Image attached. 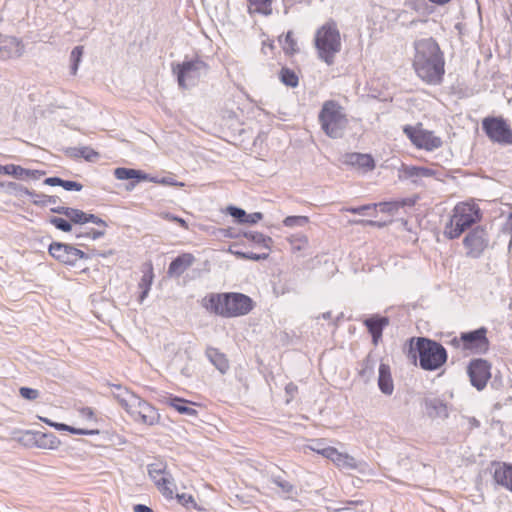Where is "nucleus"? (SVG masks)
I'll return each mask as SVG.
<instances>
[{"instance_id": "1", "label": "nucleus", "mask_w": 512, "mask_h": 512, "mask_svg": "<svg viewBox=\"0 0 512 512\" xmlns=\"http://www.w3.org/2000/svg\"><path fill=\"white\" fill-rule=\"evenodd\" d=\"M412 67L416 75L428 85H439L445 75V58L437 41L432 38L414 42Z\"/></svg>"}, {"instance_id": "2", "label": "nucleus", "mask_w": 512, "mask_h": 512, "mask_svg": "<svg viewBox=\"0 0 512 512\" xmlns=\"http://www.w3.org/2000/svg\"><path fill=\"white\" fill-rule=\"evenodd\" d=\"M202 307L209 313L223 318L247 315L254 308L253 300L242 293H210L201 300Z\"/></svg>"}, {"instance_id": "3", "label": "nucleus", "mask_w": 512, "mask_h": 512, "mask_svg": "<svg viewBox=\"0 0 512 512\" xmlns=\"http://www.w3.org/2000/svg\"><path fill=\"white\" fill-rule=\"evenodd\" d=\"M111 388L113 397L135 422L146 426L160 423L161 415L151 403L121 385L112 384Z\"/></svg>"}, {"instance_id": "4", "label": "nucleus", "mask_w": 512, "mask_h": 512, "mask_svg": "<svg viewBox=\"0 0 512 512\" xmlns=\"http://www.w3.org/2000/svg\"><path fill=\"white\" fill-rule=\"evenodd\" d=\"M483 217L480 206L473 200L460 201L452 208L443 227V236L448 240H455L481 222Z\"/></svg>"}, {"instance_id": "5", "label": "nucleus", "mask_w": 512, "mask_h": 512, "mask_svg": "<svg viewBox=\"0 0 512 512\" xmlns=\"http://www.w3.org/2000/svg\"><path fill=\"white\" fill-rule=\"evenodd\" d=\"M314 45L318 57L326 64L332 65L342 48L341 34L335 21L329 20L316 30Z\"/></svg>"}, {"instance_id": "6", "label": "nucleus", "mask_w": 512, "mask_h": 512, "mask_svg": "<svg viewBox=\"0 0 512 512\" xmlns=\"http://www.w3.org/2000/svg\"><path fill=\"white\" fill-rule=\"evenodd\" d=\"M318 121L322 131L330 138L342 137L349 122L344 107L335 100L322 104Z\"/></svg>"}, {"instance_id": "7", "label": "nucleus", "mask_w": 512, "mask_h": 512, "mask_svg": "<svg viewBox=\"0 0 512 512\" xmlns=\"http://www.w3.org/2000/svg\"><path fill=\"white\" fill-rule=\"evenodd\" d=\"M414 342L422 369L433 371L446 362L447 352L440 343L424 337L412 338L410 340L411 349Z\"/></svg>"}, {"instance_id": "8", "label": "nucleus", "mask_w": 512, "mask_h": 512, "mask_svg": "<svg viewBox=\"0 0 512 512\" xmlns=\"http://www.w3.org/2000/svg\"><path fill=\"white\" fill-rule=\"evenodd\" d=\"M488 330L481 327L474 331L463 332L451 340V345L456 349L468 351L473 354H483L489 349Z\"/></svg>"}, {"instance_id": "9", "label": "nucleus", "mask_w": 512, "mask_h": 512, "mask_svg": "<svg viewBox=\"0 0 512 512\" xmlns=\"http://www.w3.org/2000/svg\"><path fill=\"white\" fill-rule=\"evenodd\" d=\"M403 132L417 149L431 152L443 146L442 138L434 131L425 129L422 123L406 125Z\"/></svg>"}, {"instance_id": "10", "label": "nucleus", "mask_w": 512, "mask_h": 512, "mask_svg": "<svg viewBox=\"0 0 512 512\" xmlns=\"http://www.w3.org/2000/svg\"><path fill=\"white\" fill-rule=\"evenodd\" d=\"M482 129L492 142L512 145V129L503 117L484 118Z\"/></svg>"}, {"instance_id": "11", "label": "nucleus", "mask_w": 512, "mask_h": 512, "mask_svg": "<svg viewBox=\"0 0 512 512\" xmlns=\"http://www.w3.org/2000/svg\"><path fill=\"white\" fill-rule=\"evenodd\" d=\"M317 446H310V449L324 458L330 460L339 470H357L358 461L352 455L341 452L337 448L328 446L320 447L321 441H316Z\"/></svg>"}, {"instance_id": "12", "label": "nucleus", "mask_w": 512, "mask_h": 512, "mask_svg": "<svg viewBox=\"0 0 512 512\" xmlns=\"http://www.w3.org/2000/svg\"><path fill=\"white\" fill-rule=\"evenodd\" d=\"M48 253L56 261L67 266H74L79 260L87 258L82 250L61 242H52L48 247Z\"/></svg>"}, {"instance_id": "13", "label": "nucleus", "mask_w": 512, "mask_h": 512, "mask_svg": "<svg viewBox=\"0 0 512 512\" xmlns=\"http://www.w3.org/2000/svg\"><path fill=\"white\" fill-rule=\"evenodd\" d=\"M205 69L206 64L196 59L177 64L173 67V72L177 75L179 86L186 89L188 84H192L200 78L201 71Z\"/></svg>"}, {"instance_id": "14", "label": "nucleus", "mask_w": 512, "mask_h": 512, "mask_svg": "<svg viewBox=\"0 0 512 512\" xmlns=\"http://www.w3.org/2000/svg\"><path fill=\"white\" fill-rule=\"evenodd\" d=\"M342 163L346 167L361 174L372 172L376 168V161L369 153L348 152L342 157Z\"/></svg>"}, {"instance_id": "15", "label": "nucleus", "mask_w": 512, "mask_h": 512, "mask_svg": "<svg viewBox=\"0 0 512 512\" xmlns=\"http://www.w3.org/2000/svg\"><path fill=\"white\" fill-rule=\"evenodd\" d=\"M463 245L470 257H478L488 246V235L483 227L470 230L463 239Z\"/></svg>"}, {"instance_id": "16", "label": "nucleus", "mask_w": 512, "mask_h": 512, "mask_svg": "<svg viewBox=\"0 0 512 512\" xmlns=\"http://www.w3.org/2000/svg\"><path fill=\"white\" fill-rule=\"evenodd\" d=\"M467 372L471 384L477 390H482L491 378V364L484 359H474L469 363Z\"/></svg>"}, {"instance_id": "17", "label": "nucleus", "mask_w": 512, "mask_h": 512, "mask_svg": "<svg viewBox=\"0 0 512 512\" xmlns=\"http://www.w3.org/2000/svg\"><path fill=\"white\" fill-rule=\"evenodd\" d=\"M57 213L65 215L71 222L75 224H84L87 222H92L102 227H106V223L93 214H87L79 209H74L70 207H60L54 210Z\"/></svg>"}, {"instance_id": "18", "label": "nucleus", "mask_w": 512, "mask_h": 512, "mask_svg": "<svg viewBox=\"0 0 512 512\" xmlns=\"http://www.w3.org/2000/svg\"><path fill=\"white\" fill-rule=\"evenodd\" d=\"M161 402L174 409L176 412L182 415L187 416H197L198 412L194 408H192L193 405H196L195 402H192L190 400L175 396V395H168L164 397Z\"/></svg>"}, {"instance_id": "19", "label": "nucleus", "mask_w": 512, "mask_h": 512, "mask_svg": "<svg viewBox=\"0 0 512 512\" xmlns=\"http://www.w3.org/2000/svg\"><path fill=\"white\" fill-rule=\"evenodd\" d=\"M5 175L13 176L17 179H33L38 180L45 175V171L42 170H30L23 168L20 165L8 164L2 169Z\"/></svg>"}, {"instance_id": "20", "label": "nucleus", "mask_w": 512, "mask_h": 512, "mask_svg": "<svg viewBox=\"0 0 512 512\" xmlns=\"http://www.w3.org/2000/svg\"><path fill=\"white\" fill-rule=\"evenodd\" d=\"M154 280V269L151 261H148L142 265V277L138 283V287L141 290L139 295V302L142 303L148 296Z\"/></svg>"}, {"instance_id": "21", "label": "nucleus", "mask_w": 512, "mask_h": 512, "mask_svg": "<svg viewBox=\"0 0 512 512\" xmlns=\"http://www.w3.org/2000/svg\"><path fill=\"white\" fill-rule=\"evenodd\" d=\"M493 479L498 485L512 492V465L506 463L495 464Z\"/></svg>"}, {"instance_id": "22", "label": "nucleus", "mask_w": 512, "mask_h": 512, "mask_svg": "<svg viewBox=\"0 0 512 512\" xmlns=\"http://www.w3.org/2000/svg\"><path fill=\"white\" fill-rule=\"evenodd\" d=\"M195 262V257L192 253H182L176 257L168 267V274L170 276H180Z\"/></svg>"}, {"instance_id": "23", "label": "nucleus", "mask_w": 512, "mask_h": 512, "mask_svg": "<svg viewBox=\"0 0 512 512\" xmlns=\"http://www.w3.org/2000/svg\"><path fill=\"white\" fill-rule=\"evenodd\" d=\"M378 386L382 393L391 395L394 391V383L391 368L386 363H381L378 370Z\"/></svg>"}, {"instance_id": "24", "label": "nucleus", "mask_w": 512, "mask_h": 512, "mask_svg": "<svg viewBox=\"0 0 512 512\" xmlns=\"http://www.w3.org/2000/svg\"><path fill=\"white\" fill-rule=\"evenodd\" d=\"M365 326L372 335L374 344H377L382 337L384 327L389 324L387 317L374 316L364 321Z\"/></svg>"}, {"instance_id": "25", "label": "nucleus", "mask_w": 512, "mask_h": 512, "mask_svg": "<svg viewBox=\"0 0 512 512\" xmlns=\"http://www.w3.org/2000/svg\"><path fill=\"white\" fill-rule=\"evenodd\" d=\"M40 420L50 427L55 428L58 431H67L71 434L75 435H98L100 433L99 429H86V428H77L74 426H70L64 423L53 422L48 418L40 417Z\"/></svg>"}, {"instance_id": "26", "label": "nucleus", "mask_w": 512, "mask_h": 512, "mask_svg": "<svg viewBox=\"0 0 512 512\" xmlns=\"http://www.w3.org/2000/svg\"><path fill=\"white\" fill-rule=\"evenodd\" d=\"M206 356L222 374H225L229 370V360L219 349L213 347L207 348Z\"/></svg>"}, {"instance_id": "27", "label": "nucleus", "mask_w": 512, "mask_h": 512, "mask_svg": "<svg viewBox=\"0 0 512 512\" xmlns=\"http://www.w3.org/2000/svg\"><path fill=\"white\" fill-rule=\"evenodd\" d=\"M247 11L250 15L262 14L268 16L272 13V3L274 0H246Z\"/></svg>"}, {"instance_id": "28", "label": "nucleus", "mask_w": 512, "mask_h": 512, "mask_svg": "<svg viewBox=\"0 0 512 512\" xmlns=\"http://www.w3.org/2000/svg\"><path fill=\"white\" fill-rule=\"evenodd\" d=\"M35 443L39 448L55 450L59 447L60 440L52 433L38 432L35 434Z\"/></svg>"}, {"instance_id": "29", "label": "nucleus", "mask_w": 512, "mask_h": 512, "mask_svg": "<svg viewBox=\"0 0 512 512\" xmlns=\"http://www.w3.org/2000/svg\"><path fill=\"white\" fill-rule=\"evenodd\" d=\"M114 175L118 180L137 179L139 181H147L149 175L141 170L119 167L114 171Z\"/></svg>"}, {"instance_id": "30", "label": "nucleus", "mask_w": 512, "mask_h": 512, "mask_svg": "<svg viewBox=\"0 0 512 512\" xmlns=\"http://www.w3.org/2000/svg\"><path fill=\"white\" fill-rule=\"evenodd\" d=\"M406 200L387 201L373 204V210L379 208L380 212L388 215L395 214L400 208L406 205Z\"/></svg>"}, {"instance_id": "31", "label": "nucleus", "mask_w": 512, "mask_h": 512, "mask_svg": "<svg viewBox=\"0 0 512 512\" xmlns=\"http://www.w3.org/2000/svg\"><path fill=\"white\" fill-rule=\"evenodd\" d=\"M156 487L165 498L172 499L174 497L176 485L171 475L167 474L165 477H163L162 480L159 481V484L156 485Z\"/></svg>"}, {"instance_id": "32", "label": "nucleus", "mask_w": 512, "mask_h": 512, "mask_svg": "<svg viewBox=\"0 0 512 512\" xmlns=\"http://www.w3.org/2000/svg\"><path fill=\"white\" fill-rule=\"evenodd\" d=\"M279 42L286 54L293 55L298 52L297 41L292 31H288L283 40L280 37Z\"/></svg>"}, {"instance_id": "33", "label": "nucleus", "mask_w": 512, "mask_h": 512, "mask_svg": "<svg viewBox=\"0 0 512 512\" xmlns=\"http://www.w3.org/2000/svg\"><path fill=\"white\" fill-rule=\"evenodd\" d=\"M280 80L289 87H296L299 83V78L295 71L286 67L282 68L280 71Z\"/></svg>"}, {"instance_id": "34", "label": "nucleus", "mask_w": 512, "mask_h": 512, "mask_svg": "<svg viewBox=\"0 0 512 512\" xmlns=\"http://www.w3.org/2000/svg\"><path fill=\"white\" fill-rule=\"evenodd\" d=\"M166 467L162 464H150L148 467V474L153 480L155 485L159 484V481L167 475L165 471Z\"/></svg>"}, {"instance_id": "35", "label": "nucleus", "mask_w": 512, "mask_h": 512, "mask_svg": "<svg viewBox=\"0 0 512 512\" xmlns=\"http://www.w3.org/2000/svg\"><path fill=\"white\" fill-rule=\"evenodd\" d=\"M245 237L249 240V241H252L258 245H260L262 248H264L265 251H268L270 250V244L272 242L271 238L270 237H266L264 236L263 234L261 233H250V234H245Z\"/></svg>"}, {"instance_id": "36", "label": "nucleus", "mask_w": 512, "mask_h": 512, "mask_svg": "<svg viewBox=\"0 0 512 512\" xmlns=\"http://www.w3.org/2000/svg\"><path fill=\"white\" fill-rule=\"evenodd\" d=\"M78 413H79V416L88 421V422H91V423H97L98 422V417L94 411L93 408L91 407H81L79 408L78 410Z\"/></svg>"}, {"instance_id": "37", "label": "nucleus", "mask_w": 512, "mask_h": 512, "mask_svg": "<svg viewBox=\"0 0 512 512\" xmlns=\"http://www.w3.org/2000/svg\"><path fill=\"white\" fill-rule=\"evenodd\" d=\"M147 181H150V182H153V183H156V184H160V185H167V186H178V187H183L184 186V183L178 182L177 180H175L172 177L158 178V177H151V176H149V179Z\"/></svg>"}, {"instance_id": "38", "label": "nucleus", "mask_w": 512, "mask_h": 512, "mask_svg": "<svg viewBox=\"0 0 512 512\" xmlns=\"http://www.w3.org/2000/svg\"><path fill=\"white\" fill-rule=\"evenodd\" d=\"M234 254L238 257V258H242V259H249V260H261V259H266L268 258L269 256V252L268 251H264L262 253H253V252H241V251H235Z\"/></svg>"}, {"instance_id": "39", "label": "nucleus", "mask_w": 512, "mask_h": 512, "mask_svg": "<svg viewBox=\"0 0 512 512\" xmlns=\"http://www.w3.org/2000/svg\"><path fill=\"white\" fill-rule=\"evenodd\" d=\"M177 501L184 507H192L198 509L197 503L191 494L181 493L175 495Z\"/></svg>"}, {"instance_id": "40", "label": "nucleus", "mask_w": 512, "mask_h": 512, "mask_svg": "<svg viewBox=\"0 0 512 512\" xmlns=\"http://www.w3.org/2000/svg\"><path fill=\"white\" fill-rule=\"evenodd\" d=\"M83 55V46H76L71 52V59L73 61L72 74L75 75L78 70L79 63Z\"/></svg>"}, {"instance_id": "41", "label": "nucleus", "mask_w": 512, "mask_h": 512, "mask_svg": "<svg viewBox=\"0 0 512 512\" xmlns=\"http://www.w3.org/2000/svg\"><path fill=\"white\" fill-rule=\"evenodd\" d=\"M50 223L54 225L57 229L64 232H70L72 229L70 222L61 217H52L50 219Z\"/></svg>"}, {"instance_id": "42", "label": "nucleus", "mask_w": 512, "mask_h": 512, "mask_svg": "<svg viewBox=\"0 0 512 512\" xmlns=\"http://www.w3.org/2000/svg\"><path fill=\"white\" fill-rule=\"evenodd\" d=\"M309 222L307 216H288L284 219L283 223L286 227H293L295 225H302Z\"/></svg>"}, {"instance_id": "43", "label": "nucleus", "mask_w": 512, "mask_h": 512, "mask_svg": "<svg viewBox=\"0 0 512 512\" xmlns=\"http://www.w3.org/2000/svg\"><path fill=\"white\" fill-rule=\"evenodd\" d=\"M290 243L293 250H301L307 247L308 238L305 235L294 236L291 238Z\"/></svg>"}, {"instance_id": "44", "label": "nucleus", "mask_w": 512, "mask_h": 512, "mask_svg": "<svg viewBox=\"0 0 512 512\" xmlns=\"http://www.w3.org/2000/svg\"><path fill=\"white\" fill-rule=\"evenodd\" d=\"M227 212L234 218L238 220L240 223H246V212L234 206L227 207Z\"/></svg>"}, {"instance_id": "45", "label": "nucleus", "mask_w": 512, "mask_h": 512, "mask_svg": "<svg viewBox=\"0 0 512 512\" xmlns=\"http://www.w3.org/2000/svg\"><path fill=\"white\" fill-rule=\"evenodd\" d=\"M78 155L85 158L88 161L98 158L99 153L90 147H81L77 149Z\"/></svg>"}, {"instance_id": "46", "label": "nucleus", "mask_w": 512, "mask_h": 512, "mask_svg": "<svg viewBox=\"0 0 512 512\" xmlns=\"http://www.w3.org/2000/svg\"><path fill=\"white\" fill-rule=\"evenodd\" d=\"M20 395L27 400H35L39 397V391L29 387H21L19 389Z\"/></svg>"}, {"instance_id": "47", "label": "nucleus", "mask_w": 512, "mask_h": 512, "mask_svg": "<svg viewBox=\"0 0 512 512\" xmlns=\"http://www.w3.org/2000/svg\"><path fill=\"white\" fill-rule=\"evenodd\" d=\"M273 482L285 493H292L294 490V486L281 478H275Z\"/></svg>"}, {"instance_id": "48", "label": "nucleus", "mask_w": 512, "mask_h": 512, "mask_svg": "<svg viewBox=\"0 0 512 512\" xmlns=\"http://www.w3.org/2000/svg\"><path fill=\"white\" fill-rule=\"evenodd\" d=\"M373 209V204L362 205L359 207H348L343 210L352 214H364L367 210Z\"/></svg>"}, {"instance_id": "49", "label": "nucleus", "mask_w": 512, "mask_h": 512, "mask_svg": "<svg viewBox=\"0 0 512 512\" xmlns=\"http://www.w3.org/2000/svg\"><path fill=\"white\" fill-rule=\"evenodd\" d=\"M61 186L68 191L75 190L80 191L82 189V184L75 181L62 180Z\"/></svg>"}, {"instance_id": "50", "label": "nucleus", "mask_w": 512, "mask_h": 512, "mask_svg": "<svg viewBox=\"0 0 512 512\" xmlns=\"http://www.w3.org/2000/svg\"><path fill=\"white\" fill-rule=\"evenodd\" d=\"M431 171L428 168L424 167H413L411 169V175L416 176H427L430 175Z\"/></svg>"}, {"instance_id": "51", "label": "nucleus", "mask_w": 512, "mask_h": 512, "mask_svg": "<svg viewBox=\"0 0 512 512\" xmlns=\"http://www.w3.org/2000/svg\"><path fill=\"white\" fill-rule=\"evenodd\" d=\"M262 219V214L259 212L253 214L246 213V223L255 224Z\"/></svg>"}, {"instance_id": "52", "label": "nucleus", "mask_w": 512, "mask_h": 512, "mask_svg": "<svg viewBox=\"0 0 512 512\" xmlns=\"http://www.w3.org/2000/svg\"><path fill=\"white\" fill-rule=\"evenodd\" d=\"M105 234V227H103L102 230H90L88 231L85 236L89 237V238H92V239H97L101 236H103Z\"/></svg>"}, {"instance_id": "53", "label": "nucleus", "mask_w": 512, "mask_h": 512, "mask_svg": "<svg viewBox=\"0 0 512 512\" xmlns=\"http://www.w3.org/2000/svg\"><path fill=\"white\" fill-rule=\"evenodd\" d=\"M44 183L49 186H61L62 179L58 177H49L45 179Z\"/></svg>"}, {"instance_id": "54", "label": "nucleus", "mask_w": 512, "mask_h": 512, "mask_svg": "<svg viewBox=\"0 0 512 512\" xmlns=\"http://www.w3.org/2000/svg\"><path fill=\"white\" fill-rule=\"evenodd\" d=\"M134 512H154L150 507L143 505V504H137L133 507Z\"/></svg>"}, {"instance_id": "55", "label": "nucleus", "mask_w": 512, "mask_h": 512, "mask_svg": "<svg viewBox=\"0 0 512 512\" xmlns=\"http://www.w3.org/2000/svg\"><path fill=\"white\" fill-rule=\"evenodd\" d=\"M173 222L177 223L180 227H182L185 230L189 229L188 223L181 217L176 216L175 219H173Z\"/></svg>"}, {"instance_id": "56", "label": "nucleus", "mask_w": 512, "mask_h": 512, "mask_svg": "<svg viewBox=\"0 0 512 512\" xmlns=\"http://www.w3.org/2000/svg\"><path fill=\"white\" fill-rule=\"evenodd\" d=\"M356 223L364 224V225H370V226H376V227H383L384 226L383 223H379V222L372 221V220H367V221L360 220V221H357Z\"/></svg>"}, {"instance_id": "57", "label": "nucleus", "mask_w": 512, "mask_h": 512, "mask_svg": "<svg viewBox=\"0 0 512 512\" xmlns=\"http://www.w3.org/2000/svg\"><path fill=\"white\" fill-rule=\"evenodd\" d=\"M160 216L165 219V220H168V221H171L173 222V219H175V215H172L170 213H161Z\"/></svg>"}, {"instance_id": "58", "label": "nucleus", "mask_w": 512, "mask_h": 512, "mask_svg": "<svg viewBox=\"0 0 512 512\" xmlns=\"http://www.w3.org/2000/svg\"><path fill=\"white\" fill-rule=\"evenodd\" d=\"M429 2L435 4V5H445L451 0H428Z\"/></svg>"}, {"instance_id": "59", "label": "nucleus", "mask_w": 512, "mask_h": 512, "mask_svg": "<svg viewBox=\"0 0 512 512\" xmlns=\"http://www.w3.org/2000/svg\"><path fill=\"white\" fill-rule=\"evenodd\" d=\"M508 222H509V225H510V230L512 232V213H510L509 216H508Z\"/></svg>"}, {"instance_id": "60", "label": "nucleus", "mask_w": 512, "mask_h": 512, "mask_svg": "<svg viewBox=\"0 0 512 512\" xmlns=\"http://www.w3.org/2000/svg\"><path fill=\"white\" fill-rule=\"evenodd\" d=\"M5 167V165H0V174H4V171L2 170Z\"/></svg>"}]
</instances>
